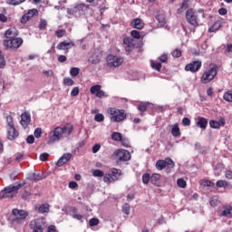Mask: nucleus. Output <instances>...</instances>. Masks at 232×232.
Here are the masks:
<instances>
[{
  "label": "nucleus",
  "mask_w": 232,
  "mask_h": 232,
  "mask_svg": "<svg viewBox=\"0 0 232 232\" xmlns=\"http://www.w3.org/2000/svg\"><path fill=\"white\" fill-rule=\"evenodd\" d=\"M73 132V125L67 123L63 127H56L53 130V135L49 137L47 144H53L59 142L63 139H67Z\"/></svg>",
  "instance_id": "f257e3e1"
},
{
  "label": "nucleus",
  "mask_w": 232,
  "mask_h": 232,
  "mask_svg": "<svg viewBox=\"0 0 232 232\" xmlns=\"http://www.w3.org/2000/svg\"><path fill=\"white\" fill-rule=\"evenodd\" d=\"M218 73V66L214 63H210L208 69L205 71L200 78V82L203 84H208L217 77Z\"/></svg>",
  "instance_id": "f03ea898"
},
{
  "label": "nucleus",
  "mask_w": 232,
  "mask_h": 232,
  "mask_svg": "<svg viewBox=\"0 0 232 232\" xmlns=\"http://www.w3.org/2000/svg\"><path fill=\"white\" fill-rule=\"evenodd\" d=\"M109 118L112 122H122L127 117L124 110H120L117 108H109L108 109Z\"/></svg>",
  "instance_id": "7ed1b4c3"
},
{
  "label": "nucleus",
  "mask_w": 232,
  "mask_h": 232,
  "mask_svg": "<svg viewBox=\"0 0 232 232\" xmlns=\"http://www.w3.org/2000/svg\"><path fill=\"white\" fill-rule=\"evenodd\" d=\"M24 183H17L16 185H9L8 187H5L0 193V197H2V198H13L14 197V193H15V191H18V189H21V188H23V186H24Z\"/></svg>",
  "instance_id": "20e7f679"
},
{
  "label": "nucleus",
  "mask_w": 232,
  "mask_h": 232,
  "mask_svg": "<svg viewBox=\"0 0 232 232\" xmlns=\"http://www.w3.org/2000/svg\"><path fill=\"white\" fill-rule=\"evenodd\" d=\"M12 215L13 224H24L26 217H28V212H26V210L14 208L12 210Z\"/></svg>",
  "instance_id": "39448f33"
},
{
  "label": "nucleus",
  "mask_w": 232,
  "mask_h": 232,
  "mask_svg": "<svg viewBox=\"0 0 232 232\" xmlns=\"http://www.w3.org/2000/svg\"><path fill=\"white\" fill-rule=\"evenodd\" d=\"M121 175H122V170L119 169H111V174L107 173L104 175L103 182H105V184H111L113 182H117Z\"/></svg>",
  "instance_id": "423d86ee"
},
{
  "label": "nucleus",
  "mask_w": 232,
  "mask_h": 232,
  "mask_svg": "<svg viewBox=\"0 0 232 232\" xmlns=\"http://www.w3.org/2000/svg\"><path fill=\"white\" fill-rule=\"evenodd\" d=\"M5 48H9V50H17V48H21V44H23V38H11L5 39L3 43Z\"/></svg>",
  "instance_id": "0eeeda50"
},
{
  "label": "nucleus",
  "mask_w": 232,
  "mask_h": 232,
  "mask_svg": "<svg viewBox=\"0 0 232 232\" xmlns=\"http://www.w3.org/2000/svg\"><path fill=\"white\" fill-rule=\"evenodd\" d=\"M109 68H119L124 63V58L113 54H109L106 59Z\"/></svg>",
  "instance_id": "6e6552de"
},
{
  "label": "nucleus",
  "mask_w": 232,
  "mask_h": 232,
  "mask_svg": "<svg viewBox=\"0 0 232 232\" xmlns=\"http://www.w3.org/2000/svg\"><path fill=\"white\" fill-rule=\"evenodd\" d=\"M84 10H86V5H84V4H76L74 6L67 8V14L68 15L79 17L84 14Z\"/></svg>",
  "instance_id": "1a4fd4ad"
},
{
  "label": "nucleus",
  "mask_w": 232,
  "mask_h": 232,
  "mask_svg": "<svg viewBox=\"0 0 232 232\" xmlns=\"http://www.w3.org/2000/svg\"><path fill=\"white\" fill-rule=\"evenodd\" d=\"M198 16L196 15L195 10L193 8H189L186 12V20L188 24H191V26H194V28H197L198 26Z\"/></svg>",
  "instance_id": "9d476101"
},
{
  "label": "nucleus",
  "mask_w": 232,
  "mask_h": 232,
  "mask_svg": "<svg viewBox=\"0 0 232 232\" xmlns=\"http://www.w3.org/2000/svg\"><path fill=\"white\" fill-rule=\"evenodd\" d=\"M114 155L121 162H128L131 159V154L126 150H118L114 152Z\"/></svg>",
  "instance_id": "9b49d317"
},
{
  "label": "nucleus",
  "mask_w": 232,
  "mask_h": 232,
  "mask_svg": "<svg viewBox=\"0 0 232 232\" xmlns=\"http://www.w3.org/2000/svg\"><path fill=\"white\" fill-rule=\"evenodd\" d=\"M200 68H202L201 61H194L185 66L186 72H191L192 73L198 72Z\"/></svg>",
  "instance_id": "f8f14e48"
},
{
  "label": "nucleus",
  "mask_w": 232,
  "mask_h": 232,
  "mask_svg": "<svg viewBox=\"0 0 232 232\" xmlns=\"http://www.w3.org/2000/svg\"><path fill=\"white\" fill-rule=\"evenodd\" d=\"M72 155L70 152H66L64 153L56 162V166L58 168H61L62 166H64V164H66V162H68L70 160V159H72Z\"/></svg>",
  "instance_id": "ddd939ff"
},
{
  "label": "nucleus",
  "mask_w": 232,
  "mask_h": 232,
  "mask_svg": "<svg viewBox=\"0 0 232 232\" xmlns=\"http://www.w3.org/2000/svg\"><path fill=\"white\" fill-rule=\"evenodd\" d=\"M19 35V31L15 29V27H11L5 32V39H15Z\"/></svg>",
  "instance_id": "4468645a"
},
{
  "label": "nucleus",
  "mask_w": 232,
  "mask_h": 232,
  "mask_svg": "<svg viewBox=\"0 0 232 232\" xmlns=\"http://www.w3.org/2000/svg\"><path fill=\"white\" fill-rule=\"evenodd\" d=\"M32 121V117L30 116V112H24L21 115V124L23 128H28V124H30Z\"/></svg>",
  "instance_id": "2eb2a0df"
},
{
  "label": "nucleus",
  "mask_w": 232,
  "mask_h": 232,
  "mask_svg": "<svg viewBox=\"0 0 232 232\" xmlns=\"http://www.w3.org/2000/svg\"><path fill=\"white\" fill-rule=\"evenodd\" d=\"M226 121L224 118H221L219 121L211 120L209 121V126L213 130H218V128H221V126H225Z\"/></svg>",
  "instance_id": "dca6fc26"
},
{
  "label": "nucleus",
  "mask_w": 232,
  "mask_h": 232,
  "mask_svg": "<svg viewBox=\"0 0 232 232\" xmlns=\"http://www.w3.org/2000/svg\"><path fill=\"white\" fill-rule=\"evenodd\" d=\"M102 58V54L99 52H95L92 56L89 57V63H91L92 64H99Z\"/></svg>",
  "instance_id": "f3484780"
},
{
  "label": "nucleus",
  "mask_w": 232,
  "mask_h": 232,
  "mask_svg": "<svg viewBox=\"0 0 232 232\" xmlns=\"http://www.w3.org/2000/svg\"><path fill=\"white\" fill-rule=\"evenodd\" d=\"M34 209L36 213H48L50 211V205L48 203L36 205Z\"/></svg>",
  "instance_id": "a211bd4d"
},
{
  "label": "nucleus",
  "mask_w": 232,
  "mask_h": 232,
  "mask_svg": "<svg viewBox=\"0 0 232 232\" xmlns=\"http://www.w3.org/2000/svg\"><path fill=\"white\" fill-rule=\"evenodd\" d=\"M72 46H75V44L72 42L63 41V42L60 43L56 46V48H57V50H70V48H72Z\"/></svg>",
  "instance_id": "6ab92c4d"
},
{
  "label": "nucleus",
  "mask_w": 232,
  "mask_h": 232,
  "mask_svg": "<svg viewBox=\"0 0 232 232\" xmlns=\"http://www.w3.org/2000/svg\"><path fill=\"white\" fill-rule=\"evenodd\" d=\"M220 217H226L227 218H232V207L229 205L223 207V210L220 213Z\"/></svg>",
  "instance_id": "aec40b11"
},
{
  "label": "nucleus",
  "mask_w": 232,
  "mask_h": 232,
  "mask_svg": "<svg viewBox=\"0 0 232 232\" xmlns=\"http://www.w3.org/2000/svg\"><path fill=\"white\" fill-rule=\"evenodd\" d=\"M17 137H19V132H17L15 127H9L7 139H9V140H14V139H17Z\"/></svg>",
  "instance_id": "412c9836"
},
{
  "label": "nucleus",
  "mask_w": 232,
  "mask_h": 232,
  "mask_svg": "<svg viewBox=\"0 0 232 232\" xmlns=\"http://www.w3.org/2000/svg\"><path fill=\"white\" fill-rule=\"evenodd\" d=\"M196 124L198 128H201V130H206V128H208V119L204 117H198Z\"/></svg>",
  "instance_id": "4be33fe9"
},
{
  "label": "nucleus",
  "mask_w": 232,
  "mask_h": 232,
  "mask_svg": "<svg viewBox=\"0 0 232 232\" xmlns=\"http://www.w3.org/2000/svg\"><path fill=\"white\" fill-rule=\"evenodd\" d=\"M123 44H125L126 52H130V48H133L135 46L134 40L131 37H125L123 39Z\"/></svg>",
  "instance_id": "5701e85b"
},
{
  "label": "nucleus",
  "mask_w": 232,
  "mask_h": 232,
  "mask_svg": "<svg viewBox=\"0 0 232 232\" xmlns=\"http://www.w3.org/2000/svg\"><path fill=\"white\" fill-rule=\"evenodd\" d=\"M130 24L137 30H142L144 28V23H142V20H140V18H136L132 20Z\"/></svg>",
  "instance_id": "b1692460"
},
{
  "label": "nucleus",
  "mask_w": 232,
  "mask_h": 232,
  "mask_svg": "<svg viewBox=\"0 0 232 232\" xmlns=\"http://www.w3.org/2000/svg\"><path fill=\"white\" fill-rule=\"evenodd\" d=\"M31 229L33 232H43V226L39 223V221H34V223L30 224Z\"/></svg>",
  "instance_id": "393cba45"
},
{
  "label": "nucleus",
  "mask_w": 232,
  "mask_h": 232,
  "mask_svg": "<svg viewBox=\"0 0 232 232\" xmlns=\"http://www.w3.org/2000/svg\"><path fill=\"white\" fill-rule=\"evenodd\" d=\"M224 170V164L218 163L215 168H214V175L215 177H220L222 175V171Z\"/></svg>",
  "instance_id": "a878e982"
},
{
  "label": "nucleus",
  "mask_w": 232,
  "mask_h": 232,
  "mask_svg": "<svg viewBox=\"0 0 232 232\" xmlns=\"http://www.w3.org/2000/svg\"><path fill=\"white\" fill-rule=\"evenodd\" d=\"M172 137H180V128H179V123H175L171 129Z\"/></svg>",
  "instance_id": "bb28decb"
},
{
  "label": "nucleus",
  "mask_w": 232,
  "mask_h": 232,
  "mask_svg": "<svg viewBox=\"0 0 232 232\" xmlns=\"http://www.w3.org/2000/svg\"><path fill=\"white\" fill-rule=\"evenodd\" d=\"M156 20L160 26H166V15L164 14H159L156 15Z\"/></svg>",
  "instance_id": "cd10ccee"
},
{
  "label": "nucleus",
  "mask_w": 232,
  "mask_h": 232,
  "mask_svg": "<svg viewBox=\"0 0 232 232\" xmlns=\"http://www.w3.org/2000/svg\"><path fill=\"white\" fill-rule=\"evenodd\" d=\"M30 180H34V182H37L39 180H43V173H32L29 177Z\"/></svg>",
  "instance_id": "c85d7f7f"
},
{
  "label": "nucleus",
  "mask_w": 232,
  "mask_h": 232,
  "mask_svg": "<svg viewBox=\"0 0 232 232\" xmlns=\"http://www.w3.org/2000/svg\"><path fill=\"white\" fill-rule=\"evenodd\" d=\"M188 4L189 0H183L180 8L178 9V14H182L184 10H188V7L189 6Z\"/></svg>",
  "instance_id": "c756f323"
},
{
  "label": "nucleus",
  "mask_w": 232,
  "mask_h": 232,
  "mask_svg": "<svg viewBox=\"0 0 232 232\" xmlns=\"http://www.w3.org/2000/svg\"><path fill=\"white\" fill-rule=\"evenodd\" d=\"M217 188H227L229 186V182L224 179H219L216 182Z\"/></svg>",
  "instance_id": "7c9ffc66"
},
{
  "label": "nucleus",
  "mask_w": 232,
  "mask_h": 232,
  "mask_svg": "<svg viewBox=\"0 0 232 232\" xmlns=\"http://www.w3.org/2000/svg\"><path fill=\"white\" fill-rule=\"evenodd\" d=\"M150 66L153 68V70H157V72H160V70L162 68V64L157 61H150Z\"/></svg>",
  "instance_id": "2f4dec72"
},
{
  "label": "nucleus",
  "mask_w": 232,
  "mask_h": 232,
  "mask_svg": "<svg viewBox=\"0 0 232 232\" xmlns=\"http://www.w3.org/2000/svg\"><path fill=\"white\" fill-rule=\"evenodd\" d=\"M111 137L112 140H115L116 142H121V140H122V134H121V132H112Z\"/></svg>",
  "instance_id": "473e14b6"
},
{
  "label": "nucleus",
  "mask_w": 232,
  "mask_h": 232,
  "mask_svg": "<svg viewBox=\"0 0 232 232\" xmlns=\"http://www.w3.org/2000/svg\"><path fill=\"white\" fill-rule=\"evenodd\" d=\"M164 161H165V167L169 169L175 168V161H173V160H171L170 158H166Z\"/></svg>",
  "instance_id": "72a5a7b5"
},
{
  "label": "nucleus",
  "mask_w": 232,
  "mask_h": 232,
  "mask_svg": "<svg viewBox=\"0 0 232 232\" xmlns=\"http://www.w3.org/2000/svg\"><path fill=\"white\" fill-rule=\"evenodd\" d=\"M156 168L159 169V171H162V169L166 168V162L163 160H159L156 162Z\"/></svg>",
  "instance_id": "f704fd0d"
},
{
  "label": "nucleus",
  "mask_w": 232,
  "mask_h": 232,
  "mask_svg": "<svg viewBox=\"0 0 232 232\" xmlns=\"http://www.w3.org/2000/svg\"><path fill=\"white\" fill-rule=\"evenodd\" d=\"M223 99L227 102H232V91H228V92H225L223 95Z\"/></svg>",
  "instance_id": "c9c22d12"
},
{
  "label": "nucleus",
  "mask_w": 232,
  "mask_h": 232,
  "mask_svg": "<svg viewBox=\"0 0 232 232\" xmlns=\"http://www.w3.org/2000/svg\"><path fill=\"white\" fill-rule=\"evenodd\" d=\"M101 88H102V86L99 84L93 85L92 87H91L90 92H91L92 95H97V93H99Z\"/></svg>",
  "instance_id": "e433bc0d"
},
{
  "label": "nucleus",
  "mask_w": 232,
  "mask_h": 232,
  "mask_svg": "<svg viewBox=\"0 0 232 232\" xmlns=\"http://www.w3.org/2000/svg\"><path fill=\"white\" fill-rule=\"evenodd\" d=\"M26 0H7V5H11L12 6H17V5H21L22 3H24Z\"/></svg>",
  "instance_id": "4c0bfd02"
},
{
  "label": "nucleus",
  "mask_w": 232,
  "mask_h": 232,
  "mask_svg": "<svg viewBox=\"0 0 232 232\" xmlns=\"http://www.w3.org/2000/svg\"><path fill=\"white\" fill-rule=\"evenodd\" d=\"M79 72H81V70L77 67L71 68L70 70L71 77H77V75H79Z\"/></svg>",
  "instance_id": "58836bf2"
},
{
  "label": "nucleus",
  "mask_w": 232,
  "mask_h": 232,
  "mask_svg": "<svg viewBox=\"0 0 232 232\" xmlns=\"http://www.w3.org/2000/svg\"><path fill=\"white\" fill-rule=\"evenodd\" d=\"M46 26H48L46 20L41 19L38 26L39 30H46Z\"/></svg>",
  "instance_id": "ea45409f"
},
{
  "label": "nucleus",
  "mask_w": 232,
  "mask_h": 232,
  "mask_svg": "<svg viewBox=\"0 0 232 232\" xmlns=\"http://www.w3.org/2000/svg\"><path fill=\"white\" fill-rule=\"evenodd\" d=\"M63 84L65 86H73V84H75V82H73L72 78H64Z\"/></svg>",
  "instance_id": "a19ab883"
},
{
  "label": "nucleus",
  "mask_w": 232,
  "mask_h": 232,
  "mask_svg": "<svg viewBox=\"0 0 232 232\" xmlns=\"http://www.w3.org/2000/svg\"><path fill=\"white\" fill-rule=\"evenodd\" d=\"M219 27H220L219 22H216V23L208 29L209 34H213V32H215L216 30H218Z\"/></svg>",
  "instance_id": "79ce46f5"
},
{
  "label": "nucleus",
  "mask_w": 232,
  "mask_h": 232,
  "mask_svg": "<svg viewBox=\"0 0 232 232\" xmlns=\"http://www.w3.org/2000/svg\"><path fill=\"white\" fill-rule=\"evenodd\" d=\"M92 175L94 177L102 178V177H104V172L101 169H94L92 171Z\"/></svg>",
  "instance_id": "37998d69"
},
{
  "label": "nucleus",
  "mask_w": 232,
  "mask_h": 232,
  "mask_svg": "<svg viewBox=\"0 0 232 232\" xmlns=\"http://www.w3.org/2000/svg\"><path fill=\"white\" fill-rule=\"evenodd\" d=\"M29 19H31L30 16L27 14V13H25L20 19L21 24H26Z\"/></svg>",
  "instance_id": "c03bdc74"
},
{
  "label": "nucleus",
  "mask_w": 232,
  "mask_h": 232,
  "mask_svg": "<svg viewBox=\"0 0 232 232\" xmlns=\"http://www.w3.org/2000/svg\"><path fill=\"white\" fill-rule=\"evenodd\" d=\"M94 121H96V122H102L104 121V115L102 113H96Z\"/></svg>",
  "instance_id": "a18cd8bd"
},
{
  "label": "nucleus",
  "mask_w": 232,
  "mask_h": 232,
  "mask_svg": "<svg viewBox=\"0 0 232 232\" xmlns=\"http://www.w3.org/2000/svg\"><path fill=\"white\" fill-rule=\"evenodd\" d=\"M172 57H176L177 59H179V57H181L182 55V51H180L179 49H175L172 53H171Z\"/></svg>",
  "instance_id": "49530a36"
},
{
  "label": "nucleus",
  "mask_w": 232,
  "mask_h": 232,
  "mask_svg": "<svg viewBox=\"0 0 232 232\" xmlns=\"http://www.w3.org/2000/svg\"><path fill=\"white\" fill-rule=\"evenodd\" d=\"M138 110H139V111H141V113H144V111H146V110H148V103H140L138 106Z\"/></svg>",
  "instance_id": "de8ad7c7"
},
{
  "label": "nucleus",
  "mask_w": 232,
  "mask_h": 232,
  "mask_svg": "<svg viewBox=\"0 0 232 232\" xmlns=\"http://www.w3.org/2000/svg\"><path fill=\"white\" fill-rule=\"evenodd\" d=\"M130 35H131V37H133V39H140V32H139L137 30H132L130 32Z\"/></svg>",
  "instance_id": "09e8293b"
},
{
  "label": "nucleus",
  "mask_w": 232,
  "mask_h": 232,
  "mask_svg": "<svg viewBox=\"0 0 232 232\" xmlns=\"http://www.w3.org/2000/svg\"><path fill=\"white\" fill-rule=\"evenodd\" d=\"M26 14H28L29 18L32 19L34 15H37V14H39V11H37V9H31V10H28Z\"/></svg>",
  "instance_id": "8fccbe9b"
},
{
  "label": "nucleus",
  "mask_w": 232,
  "mask_h": 232,
  "mask_svg": "<svg viewBox=\"0 0 232 232\" xmlns=\"http://www.w3.org/2000/svg\"><path fill=\"white\" fill-rule=\"evenodd\" d=\"M150 179H151V176H150V174H148V173L143 174V176H142L143 184H149Z\"/></svg>",
  "instance_id": "3c124183"
},
{
  "label": "nucleus",
  "mask_w": 232,
  "mask_h": 232,
  "mask_svg": "<svg viewBox=\"0 0 232 232\" xmlns=\"http://www.w3.org/2000/svg\"><path fill=\"white\" fill-rule=\"evenodd\" d=\"M6 64V61H5V56L3 55V52L0 51V68H5Z\"/></svg>",
  "instance_id": "603ef678"
},
{
  "label": "nucleus",
  "mask_w": 232,
  "mask_h": 232,
  "mask_svg": "<svg viewBox=\"0 0 232 232\" xmlns=\"http://www.w3.org/2000/svg\"><path fill=\"white\" fill-rule=\"evenodd\" d=\"M6 123L9 126V128H13L14 127V118L12 116H7L6 117Z\"/></svg>",
  "instance_id": "864d4df0"
},
{
  "label": "nucleus",
  "mask_w": 232,
  "mask_h": 232,
  "mask_svg": "<svg viewBox=\"0 0 232 232\" xmlns=\"http://www.w3.org/2000/svg\"><path fill=\"white\" fill-rule=\"evenodd\" d=\"M89 224H90L91 227H93V226H99V219L92 218L90 219Z\"/></svg>",
  "instance_id": "5fc2aeb1"
},
{
  "label": "nucleus",
  "mask_w": 232,
  "mask_h": 232,
  "mask_svg": "<svg viewBox=\"0 0 232 232\" xmlns=\"http://www.w3.org/2000/svg\"><path fill=\"white\" fill-rule=\"evenodd\" d=\"M41 135H43V130H41V128H36L34 130V137L36 139H41Z\"/></svg>",
  "instance_id": "6e6d98bb"
},
{
  "label": "nucleus",
  "mask_w": 232,
  "mask_h": 232,
  "mask_svg": "<svg viewBox=\"0 0 232 232\" xmlns=\"http://www.w3.org/2000/svg\"><path fill=\"white\" fill-rule=\"evenodd\" d=\"M55 35L58 37H64V35H66V31L63 29H60L55 31Z\"/></svg>",
  "instance_id": "4d7b16f0"
},
{
  "label": "nucleus",
  "mask_w": 232,
  "mask_h": 232,
  "mask_svg": "<svg viewBox=\"0 0 232 232\" xmlns=\"http://www.w3.org/2000/svg\"><path fill=\"white\" fill-rule=\"evenodd\" d=\"M48 157H50V154L44 152L40 155V160H42V162H46V160H48Z\"/></svg>",
  "instance_id": "13d9d810"
},
{
  "label": "nucleus",
  "mask_w": 232,
  "mask_h": 232,
  "mask_svg": "<svg viewBox=\"0 0 232 232\" xmlns=\"http://www.w3.org/2000/svg\"><path fill=\"white\" fill-rule=\"evenodd\" d=\"M122 211L125 215H130V205L128 203L122 206Z\"/></svg>",
  "instance_id": "bf43d9fd"
},
{
  "label": "nucleus",
  "mask_w": 232,
  "mask_h": 232,
  "mask_svg": "<svg viewBox=\"0 0 232 232\" xmlns=\"http://www.w3.org/2000/svg\"><path fill=\"white\" fill-rule=\"evenodd\" d=\"M79 87H74L72 88V92H71V97H77L79 95Z\"/></svg>",
  "instance_id": "052dcab7"
},
{
  "label": "nucleus",
  "mask_w": 232,
  "mask_h": 232,
  "mask_svg": "<svg viewBox=\"0 0 232 232\" xmlns=\"http://www.w3.org/2000/svg\"><path fill=\"white\" fill-rule=\"evenodd\" d=\"M177 184H178L179 188H186V186H187L186 180H184L182 179H179L177 180Z\"/></svg>",
  "instance_id": "680f3d73"
},
{
  "label": "nucleus",
  "mask_w": 232,
  "mask_h": 232,
  "mask_svg": "<svg viewBox=\"0 0 232 232\" xmlns=\"http://www.w3.org/2000/svg\"><path fill=\"white\" fill-rule=\"evenodd\" d=\"M159 61H160V63H168V54H166V53L161 54V55L159 57Z\"/></svg>",
  "instance_id": "e2e57ef3"
},
{
  "label": "nucleus",
  "mask_w": 232,
  "mask_h": 232,
  "mask_svg": "<svg viewBox=\"0 0 232 232\" xmlns=\"http://www.w3.org/2000/svg\"><path fill=\"white\" fill-rule=\"evenodd\" d=\"M225 177H226V179H227L228 180H232V170H231V169H227V170L225 171Z\"/></svg>",
  "instance_id": "0e129e2a"
},
{
  "label": "nucleus",
  "mask_w": 232,
  "mask_h": 232,
  "mask_svg": "<svg viewBox=\"0 0 232 232\" xmlns=\"http://www.w3.org/2000/svg\"><path fill=\"white\" fill-rule=\"evenodd\" d=\"M100 150H101V144L96 143L92 147V153H99Z\"/></svg>",
  "instance_id": "69168bd1"
},
{
  "label": "nucleus",
  "mask_w": 232,
  "mask_h": 232,
  "mask_svg": "<svg viewBox=\"0 0 232 232\" xmlns=\"http://www.w3.org/2000/svg\"><path fill=\"white\" fill-rule=\"evenodd\" d=\"M182 124L183 126H191V120L189 118H183Z\"/></svg>",
  "instance_id": "338daca9"
},
{
  "label": "nucleus",
  "mask_w": 232,
  "mask_h": 232,
  "mask_svg": "<svg viewBox=\"0 0 232 232\" xmlns=\"http://www.w3.org/2000/svg\"><path fill=\"white\" fill-rule=\"evenodd\" d=\"M34 141H35V138L34 137V135H29L26 138L27 144H34Z\"/></svg>",
  "instance_id": "774afa93"
}]
</instances>
